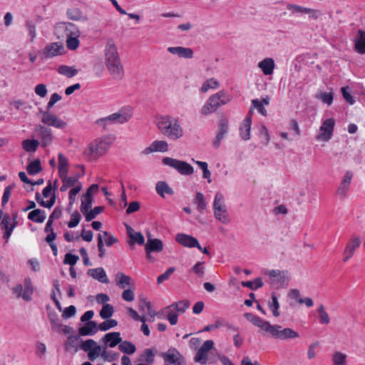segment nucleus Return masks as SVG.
<instances>
[{"mask_svg": "<svg viewBox=\"0 0 365 365\" xmlns=\"http://www.w3.org/2000/svg\"><path fill=\"white\" fill-rule=\"evenodd\" d=\"M120 351L124 354H133L136 351L135 346L129 341H123L118 346Z\"/></svg>", "mask_w": 365, "mask_h": 365, "instance_id": "nucleus-40", "label": "nucleus"}, {"mask_svg": "<svg viewBox=\"0 0 365 365\" xmlns=\"http://www.w3.org/2000/svg\"><path fill=\"white\" fill-rule=\"evenodd\" d=\"M113 312V307L110 304H105L100 312V316L102 319H107L112 317Z\"/></svg>", "mask_w": 365, "mask_h": 365, "instance_id": "nucleus-52", "label": "nucleus"}, {"mask_svg": "<svg viewBox=\"0 0 365 365\" xmlns=\"http://www.w3.org/2000/svg\"><path fill=\"white\" fill-rule=\"evenodd\" d=\"M61 99V96L58 93H54L51 95L47 104L46 110H43L41 108L38 109L39 113L41 115V120L43 124L58 129H63L66 127V122L50 112L54 104Z\"/></svg>", "mask_w": 365, "mask_h": 365, "instance_id": "nucleus-3", "label": "nucleus"}, {"mask_svg": "<svg viewBox=\"0 0 365 365\" xmlns=\"http://www.w3.org/2000/svg\"><path fill=\"white\" fill-rule=\"evenodd\" d=\"M269 334L275 339L285 340L299 337V334L291 328L282 329L279 325H272Z\"/></svg>", "mask_w": 365, "mask_h": 365, "instance_id": "nucleus-12", "label": "nucleus"}, {"mask_svg": "<svg viewBox=\"0 0 365 365\" xmlns=\"http://www.w3.org/2000/svg\"><path fill=\"white\" fill-rule=\"evenodd\" d=\"M162 356L165 365H185L183 356L175 348H171L167 352L163 353Z\"/></svg>", "mask_w": 365, "mask_h": 365, "instance_id": "nucleus-13", "label": "nucleus"}, {"mask_svg": "<svg viewBox=\"0 0 365 365\" xmlns=\"http://www.w3.org/2000/svg\"><path fill=\"white\" fill-rule=\"evenodd\" d=\"M1 222V229L4 230V238L6 240L11 237L13 230L17 225V222H11V217L9 214H3Z\"/></svg>", "mask_w": 365, "mask_h": 365, "instance_id": "nucleus-19", "label": "nucleus"}, {"mask_svg": "<svg viewBox=\"0 0 365 365\" xmlns=\"http://www.w3.org/2000/svg\"><path fill=\"white\" fill-rule=\"evenodd\" d=\"M96 123L97 125L102 126L105 130H108L107 127L108 125L115 124L112 114L105 118L98 119Z\"/></svg>", "mask_w": 365, "mask_h": 365, "instance_id": "nucleus-53", "label": "nucleus"}, {"mask_svg": "<svg viewBox=\"0 0 365 365\" xmlns=\"http://www.w3.org/2000/svg\"><path fill=\"white\" fill-rule=\"evenodd\" d=\"M105 65L110 75L115 80H121L124 76V68L121 63L117 46L111 38L107 41L104 49Z\"/></svg>", "mask_w": 365, "mask_h": 365, "instance_id": "nucleus-1", "label": "nucleus"}, {"mask_svg": "<svg viewBox=\"0 0 365 365\" xmlns=\"http://www.w3.org/2000/svg\"><path fill=\"white\" fill-rule=\"evenodd\" d=\"M252 105L261 115L264 116L267 115V110L264 107V106H263L262 102H260L259 99H253L252 101Z\"/></svg>", "mask_w": 365, "mask_h": 365, "instance_id": "nucleus-64", "label": "nucleus"}, {"mask_svg": "<svg viewBox=\"0 0 365 365\" xmlns=\"http://www.w3.org/2000/svg\"><path fill=\"white\" fill-rule=\"evenodd\" d=\"M168 150V144L165 140H155L143 151V153L147 155L153 152L165 153Z\"/></svg>", "mask_w": 365, "mask_h": 365, "instance_id": "nucleus-24", "label": "nucleus"}, {"mask_svg": "<svg viewBox=\"0 0 365 365\" xmlns=\"http://www.w3.org/2000/svg\"><path fill=\"white\" fill-rule=\"evenodd\" d=\"M106 349L107 348H105V347L103 349V351L101 354V356L102 357V359L104 361H115L118 358V354L115 353L111 351H107Z\"/></svg>", "mask_w": 365, "mask_h": 365, "instance_id": "nucleus-59", "label": "nucleus"}, {"mask_svg": "<svg viewBox=\"0 0 365 365\" xmlns=\"http://www.w3.org/2000/svg\"><path fill=\"white\" fill-rule=\"evenodd\" d=\"M48 319L50 321L52 330L59 332L61 327V323L58 315L56 313H49Z\"/></svg>", "mask_w": 365, "mask_h": 365, "instance_id": "nucleus-47", "label": "nucleus"}, {"mask_svg": "<svg viewBox=\"0 0 365 365\" xmlns=\"http://www.w3.org/2000/svg\"><path fill=\"white\" fill-rule=\"evenodd\" d=\"M317 312L319 314V322L321 324H328L330 322V317L328 313L326 312L324 306L322 304L319 305L317 309Z\"/></svg>", "mask_w": 365, "mask_h": 365, "instance_id": "nucleus-42", "label": "nucleus"}, {"mask_svg": "<svg viewBox=\"0 0 365 365\" xmlns=\"http://www.w3.org/2000/svg\"><path fill=\"white\" fill-rule=\"evenodd\" d=\"M156 192L162 197H165V195H174V190L165 181H158L155 185Z\"/></svg>", "mask_w": 365, "mask_h": 365, "instance_id": "nucleus-31", "label": "nucleus"}, {"mask_svg": "<svg viewBox=\"0 0 365 365\" xmlns=\"http://www.w3.org/2000/svg\"><path fill=\"white\" fill-rule=\"evenodd\" d=\"M98 329V326L96 322L89 321L83 327L79 329V334L81 336H93Z\"/></svg>", "mask_w": 365, "mask_h": 365, "instance_id": "nucleus-29", "label": "nucleus"}, {"mask_svg": "<svg viewBox=\"0 0 365 365\" xmlns=\"http://www.w3.org/2000/svg\"><path fill=\"white\" fill-rule=\"evenodd\" d=\"M81 348L88 354L91 361H94L98 356H101L103 351L93 339H87L83 341Z\"/></svg>", "mask_w": 365, "mask_h": 365, "instance_id": "nucleus-14", "label": "nucleus"}, {"mask_svg": "<svg viewBox=\"0 0 365 365\" xmlns=\"http://www.w3.org/2000/svg\"><path fill=\"white\" fill-rule=\"evenodd\" d=\"M118 322L115 319H107L98 325L99 330L106 331L111 328L116 327Z\"/></svg>", "mask_w": 365, "mask_h": 365, "instance_id": "nucleus-56", "label": "nucleus"}, {"mask_svg": "<svg viewBox=\"0 0 365 365\" xmlns=\"http://www.w3.org/2000/svg\"><path fill=\"white\" fill-rule=\"evenodd\" d=\"M274 61L272 58H266L259 62L258 67L262 70L264 75H270L274 69Z\"/></svg>", "mask_w": 365, "mask_h": 365, "instance_id": "nucleus-30", "label": "nucleus"}, {"mask_svg": "<svg viewBox=\"0 0 365 365\" xmlns=\"http://www.w3.org/2000/svg\"><path fill=\"white\" fill-rule=\"evenodd\" d=\"M242 285L252 290H256L263 286V282L260 277L256 278L254 281L242 282Z\"/></svg>", "mask_w": 365, "mask_h": 365, "instance_id": "nucleus-50", "label": "nucleus"}, {"mask_svg": "<svg viewBox=\"0 0 365 365\" xmlns=\"http://www.w3.org/2000/svg\"><path fill=\"white\" fill-rule=\"evenodd\" d=\"M34 289L29 278L24 279V284H17L12 288V293L16 298H22L25 301H31Z\"/></svg>", "mask_w": 365, "mask_h": 365, "instance_id": "nucleus-11", "label": "nucleus"}, {"mask_svg": "<svg viewBox=\"0 0 365 365\" xmlns=\"http://www.w3.org/2000/svg\"><path fill=\"white\" fill-rule=\"evenodd\" d=\"M46 215L44 210L35 209L28 215V219L36 223H42L46 220Z\"/></svg>", "mask_w": 365, "mask_h": 365, "instance_id": "nucleus-33", "label": "nucleus"}, {"mask_svg": "<svg viewBox=\"0 0 365 365\" xmlns=\"http://www.w3.org/2000/svg\"><path fill=\"white\" fill-rule=\"evenodd\" d=\"M245 317L247 321L251 322L253 325L259 327L263 331L269 334L272 325L269 322L264 321L262 318L253 314L252 313H245Z\"/></svg>", "mask_w": 365, "mask_h": 365, "instance_id": "nucleus-17", "label": "nucleus"}, {"mask_svg": "<svg viewBox=\"0 0 365 365\" xmlns=\"http://www.w3.org/2000/svg\"><path fill=\"white\" fill-rule=\"evenodd\" d=\"M316 98L321 100L324 103L330 106L333 103V94L331 93L321 92L316 95Z\"/></svg>", "mask_w": 365, "mask_h": 365, "instance_id": "nucleus-57", "label": "nucleus"}, {"mask_svg": "<svg viewBox=\"0 0 365 365\" xmlns=\"http://www.w3.org/2000/svg\"><path fill=\"white\" fill-rule=\"evenodd\" d=\"M113 138L105 136L97 139L90 143L88 148L84 151L86 156L90 159H96L103 155L113 143Z\"/></svg>", "mask_w": 365, "mask_h": 365, "instance_id": "nucleus-7", "label": "nucleus"}, {"mask_svg": "<svg viewBox=\"0 0 365 365\" xmlns=\"http://www.w3.org/2000/svg\"><path fill=\"white\" fill-rule=\"evenodd\" d=\"M27 172L31 175H34L41 171L42 168L39 159L31 162L27 166Z\"/></svg>", "mask_w": 365, "mask_h": 365, "instance_id": "nucleus-43", "label": "nucleus"}, {"mask_svg": "<svg viewBox=\"0 0 365 365\" xmlns=\"http://www.w3.org/2000/svg\"><path fill=\"white\" fill-rule=\"evenodd\" d=\"M205 267L203 262H198L191 268V272L199 277H202L205 274Z\"/></svg>", "mask_w": 365, "mask_h": 365, "instance_id": "nucleus-60", "label": "nucleus"}, {"mask_svg": "<svg viewBox=\"0 0 365 365\" xmlns=\"http://www.w3.org/2000/svg\"><path fill=\"white\" fill-rule=\"evenodd\" d=\"M175 240L185 247L200 249L198 240L191 235L179 233L176 235Z\"/></svg>", "mask_w": 365, "mask_h": 365, "instance_id": "nucleus-18", "label": "nucleus"}, {"mask_svg": "<svg viewBox=\"0 0 365 365\" xmlns=\"http://www.w3.org/2000/svg\"><path fill=\"white\" fill-rule=\"evenodd\" d=\"M334 125L335 120L334 118H328L324 120L320 127V133L317 135V139L324 142L329 141L333 135Z\"/></svg>", "mask_w": 365, "mask_h": 365, "instance_id": "nucleus-15", "label": "nucleus"}, {"mask_svg": "<svg viewBox=\"0 0 365 365\" xmlns=\"http://www.w3.org/2000/svg\"><path fill=\"white\" fill-rule=\"evenodd\" d=\"M56 33L64 32L66 38V46L69 50H76L79 46L80 31L73 24L69 22L59 23L56 28Z\"/></svg>", "mask_w": 365, "mask_h": 365, "instance_id": "nucleus-5", "label": "nucleus"}, {"mask_svg": "<svg viewBox=\"0 0 365 365\" xmlns=\"http://www.w3.org/2000/svg\"><path fill=\"white\" fill-rule=\"evenodd\" d=\"M360 245L359 237H352L349 242L347 243L344 250V261L347 262L354 255L356 248Z\"/></svg>", "mask_w": 365, "mask_h": 365, "instance_id": "nucleus-26", "label": "nucleus"}, {"mask_svg": "<svg viewBox=\"0 0 365 365\" xmlns=\"http://www.w3.org/2000/svg\"><path fill=\"white\" fill-rule=\"evenodd\" d=\"M88 274L98 282L104 284H108L109 279L103 267L90 269L88 270Z\"/></svg>", "mask_w": 365, "mask_h": 365, "instance_id": "nucleus-28", "label": "nucleus"}, {"mask_svg": "<svg viewBox=\"0 0 365 365\" xmlns=\"http://www.w3.org/2000/svg\"><path fill=\"white\" fill-rule=\"evenodd\" d=\"M62 180V182H65L69 187L76 185L78 182L79 175L68 176V174H64L59 176Z\"/></svg>", "mask_w": 365, "mask_h": 365, "instance_id": "nucleus-54", "label": "nucleus"}, {"mask_svg": "<svg viewBox=\"0 0 365 365\" xmlns=\"http://www.w3.org/2000/svg\"><path fill=\"white\" fill-rule=\"evenodd\" d=\"M64 47L58 43H51L46 46L42 53L46 58H52L58 55H61L63 52Z\"/></svg>", "mask_w": 365, "mask_h": 365, "instance_id": "nucleus-22", "label": "nucleus"}, {"mask_svg": "<svg viewBox=\"0 0 365 365\" xmlns=\"http://www.w3.org/2000/svg\"><path fill=\"white\" fill-rule=\"evenodd\" d=\"M214 341L212 340H207L198 349L195 356H194V361L201 365H205L207 361L208 352L213 348Z\"/></svg>", "mask_w": 365, "mask_h": 365, "instance_id": "nucleus-16", "label": "nucleus"}, {"mask_svg": "<svg viewBox=\"0 0 365 365\" xmlns=\"http://www.w3.org/2000/svg\"><path fill=\"white\" fill-rule=\"evenodd\" d=\"M252 125V118L246 116L240 125V135L244 140H247L250 138V130Z\"/></svg>", "mask_w": 365, "mask_h": 365, "instance_id": "nucleus-27", "label": "nucleus"}, {"mask_svg": "<svg viewBox=\"0 0 365 365\" xmlns=\"http://www.w3.org/2000/svg\"><path fill=\"white\" fill-rule=\"evenodd\" d=\"M102 341L105 344V348L107 347H115L116 345L122 341L120 332H109L106 334L103 338Z\"/></svg>", "mask_w": 365, "mask_h": 365, "instance_id": "nucleus-23", "label": "nucleus"}, {"mask_svg": "<svg viewBox=\"0 0 365 365\" xmlns=\"http://www.w3.org/2000/svg\"><path fill=\"white\" fill-rule=\"evenodd\" d=\"M79 336L76 335H71L68 337L65 342V348L67 351H73L77 352L79 349Z\"/></svg>", "mask_w": 365, "mask_h": 365, "instance_id": "nucleus-34", "label": "nucleus"}, {"mask_svg": "<svg viewBox=\"0 0 365 365\" xmlns=\"http://www.w3.org/2000/svg\"><path fill=\"white\" fill-rule=\"evenodd\" d=\"M93 197L91 194L85 193L81 205V211L85 215L91 210L92 206Z\"/></svg>", "mask_w": 365, "mask_h": 365, "instance_id": "nucleus-36", "label": "nucleus"}, {"mask_svg": "<svg viewBox=\"0 0 365 365\" xmlns=\"http://www.w3.org/2000/svg\"><path fill=\"white\" fill-rule=\"evenodd\" d=\"M332 365H346V355L340 351H336L332 356Z\"/></svg>", "mask_w": 365, "mask_h": 365, "instance_id": "nucleus-49", "label": "nucleus"}, {"mask_svg": "<svg viewBox=\"0 0 365 365\" xmlns=\"http://www.w3.org/2000/svg\"><path fill=\"white\" fill-rule=\"evenodd\" d=\"M116 278H117V285L120 289H125L126 287L130 285L131 279L129 276L119 272L116 274Z\"/></svg>", "mask_w": 365, "mask_h": 365, "instance_id": "nucleus-46", "label": "nucleus"}, {"mask_svg": "<svg viewBox=\"0 0 365 365\" xmlns=\"http://www.w3.org/2000/svg\"><path fill=\"white\" fill-rule=\"evenodd\" d=\"M219 87V82L215 78H212L207 79L202 86L201 91L206 93L209 89H215Z\"/></svg>", "mask_w": 365, "mask_h": 365, "instance_id": "nucleus-51", "label": "nucleus"}, {"mask_svg": "<svg viewBox=\"0 0 365 365\" xmlns=\"http://www.w3.org/2000/svg\"><path fill=\"white\" fill-rule=\"evenodd\" d=\"M50 127L45 124H37L34 127V137L38 140L40 145L43 148L51 145L54 139L53 131Z\"/></svg>", "mask_w": 365, "mask_h": 365, "instance_id": "nucleus-8", "label": "nucleus"}, {"mask_svg": "<svg viewBox=\"0 0 365 365\" xmlns=\"http://www.w3.org/2000/svg\"><path fill=\"white\" fill-rule=\"evenodd\" d=\"M268 307L272 310L274 317H278L280 315L279 303L275 293L272 294L271 299L268 302Z\"/></svg>", "mask_w": 365, "mask_h": 365, "instance_id": "nucleus-37", "label": "nucleus"}, {"mask_svg": "<svg viewBox=\"0 0 365 365\" xmlns=\"http://www.w3.org/2000/svg\"><path fill=\"white\" fill-rule=\"evenodd\" d=\"M66 14L68 19L74 21L84 20L82 11L78 8H71L67 10Z\"/></svg>", "mask_w": 365, "mask_h": 365, "instance_id": "nucleus-45", "label": "nucleus"}, {"mask_svg": "<svg viewBox=\"0 0 365 365\" xmlns=\"http://www.w3.org/2000/svg\"><path fill=\"white\" fill-rule=\"evenodd\" d=\"M81 219V215L78 213V211L74 212L71 215V220L68 221L67 223L68 227L70 228L76 227L78 225Z\"/></svg>", "mask_w": 365, "mask_h": 365, "instance_id": "nucleus-62", "label": "nucleus"}, {"mask_svg": "<svg viewBox=\"0 0 365 365\" xmlns=\"http://www.w3.org/2000/svg\"><path fill=\"white\" fill-rule=\"evenodd\" d=\"M194 203L197 205V209L200 212H202V211L207 207V202L205 200V197L200 192H197Z\"/></svg>", "mask_w": 365, "mask_h": 365, "instance_id": "nucleus-44", "label": "nucleus"}, {"mask_svg": "<svg viewBox=\"0 0 365 365\" xmlns=\"http://www.w3.org/2000/svg\"><path fill=\"white\" fill-rule=\"evenodd\" d=\"M139 309L143 312L146 310L148 314L153 319L152 321H153L155 313L151 309V304L149 301H147L145 299H140L139 302Z\"/></svg>", "mask_w": 365, "mask_h": 365, "instance_id": "nucleus-48", "label": "nucleus"}, {"mask_svg": "<svg viewBox=\"0 0 365 365\" xmlns=\"http://www.w3.org/2000/svg\"><path fill=\"white\" fill-rule=\"evenodd\" d=\"M158 129L170 140H176L183 135V129L178 118L171 115H162L157 119Z\"/></svg>", "mask_w": 365, "mask_h": 365, "instance_id": "nucleus-2", "label": "nucleus"}, {"mask_svg": "<svg viewBox=\"0 0 365 365\" xmlns=\"http://www.w3.org/2000/svg\"><path fill=\"white\" fill-rule=\"evenodd\" d=\"M355 49L360 54H365V31L359 30L355 38Z\"/></svg>", "mask_w": 365, "mask_h": 365, "instance_id": "nucleus-32", "label": "nucleus"}, {"mask_svg": "<svg viewBox=\"0 0 365 365\" xmlns=\"http://www.w3.org/2000/svg\"><path fill=\"white\" fill-rule=\"evenodd\" d=\"M103 236L107 237L108 232L103 231L98 236V252H99L98 255L100 257H103L106 254V251L104 249V245H103Z\"/></svg>", "mask_w": 365, "mask_h": 365, "instance_id": "nucleus-58", "label": "nucleus"}, {"mask_svg": "<svg viewBox=\"0 0 365 365\" xmlns=\"http://www.w3.org/2000/svg\"><path fill=\"white\" fill-rule=\"evenodd\" d=\"M232 96L225 90H220L210 96L200 109V114L207 116L215 113L220 106L230 103Z\"/></svg>", "mask_w": 365, "mask_h": 365, "instance_id": "nucleus-4", "label": "nucleus"}, {"mask_svg": "<svg viewBox=\"0 0 365 365\" xmlns=\"http://www.w3.org/2000/svg\"><path fill=\"white\" fill-rule=\"evenodd\" d=\"M58 72L68 78H72L77 75L78 71L73 66L61 65L58 68Z\"/></svg>", "mask_w": 365, "mask_h": 365, "instance_id": "nucleus-41", "label": "nucleus"}, {"mask_svg": "<svg viewBox=\"0 0 365 365\" xmlns=\"http://www.w3.org/2000/svg\"><path fill=\"white\" fill-rule=\"evenodd\" d=\"M263 274L266 277V282L275 289L286 287L291 279L287 270L266 269Z\"/></svg>", "mask_w": 365, "mask_h": 365, "instance_id": "nucleus-6", "label": "nucleus"}, {"mask_svg": "<svg viewBox=\"0 0 365 365\" xmlns=\"http://www.w3.org/2000/svg\"><path fill=\"white\" fill-rule=\"evenodd\" d=\"M163 163L175 169L183 175H190L194 173L193 167L185 161L165 157L163 159Z\"/></svg>", "mask_w": 365, "mask_h": 365, "instance_id": "nucleus-10", "label": "nucleus"}, {"mask_svg": "<svg viewBox=\"0 0 365 365\" xmlns=\"http://www.w3.org/2000/svg\"><path fill=\"white\" fill-rule=\"evenodd\" d=\"M133 109L130 106L123 107L118 112L112 114L115 124H123L128 122L132 117Z\"/></svg>", "mask_w": 365, "mask_h": 365, "instance_id": "nucleus-20", "label": "nucleus"}, {"mask_svg": "<svg viewBox=\"0 0 365 365\" xmlns=\"http://www.w3.org/2000/svg\"><path fill=\"white\" fill-rule=\"evenodd\" d=\"M213 210L215 217L222 222L223 224H228L230 219L228 216L226 206L224 202L223 195L217 192L215 196L213 202Z\"/></svg>", "mask_w": 365, "mask_h": 365, "instance_id": "nucleus-9", "label": "nucleus"}, {"mask_svg": "<svg viewBox=\"0 0 365 365\" xmlns=\"http://www.w3.org/2000/svg\"><path fill=\"white\" fill-rule=\"evenodd\" d=\"M168 51L173 55H177L180 58H192L193 57V51L190 48L182 46L168 47Z\"/></svg>", "mask_w": 365, "mask_h": 365, "instance_id": "nucleus-25", "label": "nucleus"}, {"mask_svg": "<svg viewBox=\"0 0 365 365\" xmlns=\"http://www.w3.org/2000/svg\"><path fill=\"white\" fill-rule=\"evenodd\" d=\"M287 9L294 14L299 13L307 14V12L309 11V8L291 4L287 6Z\"/></svg>", "mask_w": 365, "mask_h": 365, "instance_id": "nucleus-61", "label": "nucleus"}, {"mask_svg": "<svg viewBox=\"0 0 365 365\" xmlns=\"http://www.w3.org/2000/svg\"><path fill=\"white\" fill-rule=\"evenodd\" d=\"M175 270V269L173 267L168 268L163 274L158 277L157 283L160 284L163 282L168 279Z\"/></svg>", "mask_w": 365, "mask_h": 365, "instance_id": "nucleus-63", "label": "nucleus"}, {"mask_svg": "<svg viewBox=\"0 0 365 365\" xmlns=\"http://www.w3.org/2000/svg\"><path fill=\"white\" fill-rule=\"evenodd\" d=\"M104 210V207L102 206L95 207L93 210H90L86 215H85V218L86 222H90L93 220L97 215L101 213Z\"/></svg>", "mask_w": 365, "mask_h": 365, "instance_id": "nucleus-55", "label": "nucleus"}, {"mask_svg": "<svg viewBox=\"0 0 365 365\" xmlns=\"http://www.w3.org/2000/svg\"><path fill=\"white\" fill-rule=\"evenodd\" d=\"M145 250L148 258H150L151 252H160L163 250V244L161 240L153 239L148 235L147 243L145 246Z\"/></svg>", "mask_w": 365, "mask_h": 365, "instance_id": "nucleus-21", "label": "nucleus"}, {"mask_svg": "<svg viewBox=\"0 0 365 365\" xmlns=\"http://www.w3.org/2000/svg\"><path fill=\"white\" fill-rule=\"evenodd\" d=\"M39 145H40V142L38 141V140H36V139H32V140L26 139L22 142L23 148L26 152H29V153L35 152L37 150Z\"/></svg>", "mask_w": 365, "mask_h": 365, "instance_id": "nucleus-39", "label": "nucleus"}, {"mask_svg": "<svg viewBox=\"0 0 365 365\" xmlns=\"http://www.w3.org/2000/svg\"><path fill=\"white\" fill-rule=\"evenodd\" d=\"M58 175L59 176L68 174V159L62 154L59 153L58 155Z\"/></svg>", "mask_w": 365, "mask_h": 365, "instance_id": "nucleus-38", "label": "nucleus"}, {"mask_svg": "<svg viewBox=\"0 0 365 365\" xmlns=\"http://www.w3.org/2000/svg\"><path fill=\"white\" fill-rule=\"evenodd\" d=\"M190 307V302L188 300H181L177 302L173 303L170 306L165 308L166 310L173 309L178 313L182 314Z\"/></svg>", "mask_w": 365, "mask_h": 365, "instance_id": "nucleus-35", "label": "nucleus"}]
</instances>
